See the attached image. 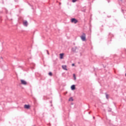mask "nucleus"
I'll list each match as a JSON object with an SVG mask.
<instances>
[{
	"label": "nucleus",
	"instance_id": "nucleus-9",
	"mask_svg": "<svg viewBox=\"0 0 126 126\" xmlns=\"http://www.w3.org/2000/svg\"><path fill=\"white\" fill-rule=\"evenodd\" d=\"M68 101H69L70 102H72L73 101V98H72V97H70Z\"/></svg>",
	"mask_w": 126,
	"mask_h": 126
},
{
	"label": "nucleus",
	"instance_id": "nucleus-13",
	"mask_svg": "<svg viewBox=\"0 0 126 126\" xmlns=\"http://www.w3.org/2000/svg\"><path fill=\"white\" fill-rule=\"evenodd\" d=\"M77 1V0H72V2H75Z\"/></svg>",
	"mask_w": 126,
	"mask_h": 126
},
{
	"label": "nucleus",
	"instance_id": "nucleus-14",
	"mask_svg": "<svg viewBox=\"0 0 126 126\" xmlns=\"http://www.w3.org/2000/svg\"><path fill=\"white\" fill-rule=\"evenodd\" d=\"M46 52L47 53V55H50V53H49V51L47 50Z\"/></svg>",
	"mask_w": 126,
	"mask_h": 126
},
{
	"label": "nucleus",
	"instance_id": "nucleus-4",
	"mask_svg": "<svg viewBox=\"0 0 126 126\" xmlns=\"http://www.w3.org/2000/svg\"><path fill=\"white\" fill-rule=\"evenodd\" d=\"M67 66L66 65H62V68H63V69H64V70H67Z\"/></svg>",
	"mask_w": 126,
	"mask_h": 126
},
{
	"label": "nucleus",
	"instance_id": "nucleus-3",
	"mask_svg": "<svg viewBox=\"0 0 126 126\" xmlns=\"http://www.w3.org/2000/svg\"><path fill=\"white\" fill-rule=\"evenodd\" d=\"M21 83L23 85H27V82L24 80H21Z\"/></svg>",
	"mask_w": 126,
	"mask_h": 126
},
{
	"label": "nucleus",
	"instance_id": "nucleus-1",
	"mask_svg": "<svg viewBox=\"0 0 126 126\" xmlns=\"http://www.w3.org/2000/svg\"><path fill=\"white\" fill-rule=\"evenodd\" d=\"M81 39L83 41H86V34H85V33H83L81 36Z\"/></svg>",
	"mask_w": 126,
	"mask_h": 126
},
{
	"label": "nucleus",
	"instance_id": "nucleus-6",
	"mask_svg": "<svg viewBox=\"0 0 126 126\" xmlns=\"http://www.w3.org/2000/svg\"><path fill=\"white\" fill-rule=\"evenodd\" d=\"M24 108H25V109H30V105L25 104L24 105Z\"/></svg>",
	"mask_w": 126,
	"mask_h": 126
},
{
	"label": "nucleus",
	"instance_id": "nucleus-2",
	"mask_svg": "<svg viewBox=\"0 0 126 126\" xmlns=\"http://www.w3.org/2000/svg\"><path fill=\"white\" fill-rule=\"evenodd\" d=\"M71 22H72V23H75V24H76V23H77V22H78V21H77V20H76V19L75 18H72L71 19Z\"/></svg>",
	"mask_w": 126,
	"mask_h": 126
},
{
	"label": "nucleus",
	"instance_id": "nucleus-15",
	"mask_svg": "<svg viewBox=\"0 0 126 126\" xmlns=\"http://www.w3.org/2000/svg\"><path fill=\"white\" fill-rule=\"evenodd\" d=\"M72 66H74V63L72 64Z\"/></svg>",
	"mask_w": 126,
	"mask_h": 126
},
{
	"label": "nucleus",
	"instance_id": "nucleus-12",
	"mask_svg": "<svg viewBox=\"0 0 126 126\" xmlns=\"http://www.w3.org/2000/svg\"><path fill=\"white\" fill-rule=\"evenodd\" d=\"M106 99H109V95H108V94H106Z\"/></svg>",
	"mask_w": 126,
	"mask_h": 126
},
{
	"label": "nucleus",
	"instance_id": "nucleus-10",
	"mask_svg": "<svg viewBox=\"0 0 126 126\" xmlns=\"http://www.w3.org/2000/svg\"><path fill=\"white\" fill-rule=\"evenodd\" d=\"M73 76L74 80H76V77L75 76V74H73Z\"/></svg>",
	"mask_w": 126,
	"mask_h": 126
},
{
	"label": "nucleus",
	"instance_id": "nucleus-11",
	"mask_svg": "<svg viewBox=\"0 0 126 126\" xmlns=\"http://www.w3.org/2000/svg\"><path fill=\"white\" fill-rule=\"evenodd\" d=\"M49 75H50V76H52V75H53V73H52L51 72H50L49 73Z\"/></svg>",
	"mask_w": 126,
	"mask_h": 126
},
{
	"label": "nucleus",
	"instance_id": "nucleus-5",
	"mask_svg": "<svg viewBox=\"0 0 126 126\" xmlns=\"http://www.w3.org/2000/svg\"><path fill=\"white\" fill-rule=\"evenodd\" d=\"M23 25H24V26H28V22H27V21H25L23 22Z\"/></svg>",
	"mask_w": 126,
	"mask_h": 126
},
{
	"label": "nucleus",
	"instance_id": "nucleus-8",
	"mask_svg": "<svg viewBox=\"0 0 126 126\" xmlns=\"http://www.w3.org/2000/svg\"><path fill=\"white\" fill-rule=\"evenodd\" d=\"M71 89L72 90H75V85H72L71 87Z\"/></svg>",
	"mask_w": 126,
	"mask_h": 126
},
{
	"label": "nucleus",
	"instance_id": "nucleus-7",
	"mask_svg": "<svg viewBox=\"0 0 126 126\" xmlns=\"http://www.w3.org/2000/svg\"><path fill=\"white\" fill-rule=\"evenodd\" d=\"M60 56L61 60H63V56H64V54L61 53V54H60Z\"/></svg>",
	"mask_w": 126,
	"mask_h": 126
}]
</instances>
